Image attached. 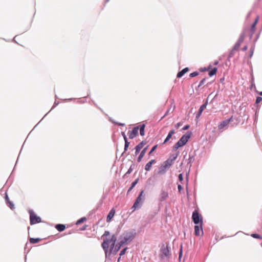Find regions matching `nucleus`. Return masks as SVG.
Segmentation results:
<instances>
[{
    "label": "nucleus",
    "instance_id": "obj_1",
    "mask_svg": "<svg viewBox=\"0 0 262 262\" xmlns=\"http://www.w3.org/2000/svg\"><path fill=\"white\" fill-rule=\"evenodd\" d=\"M136 234L135 230L125 231L120 235L119 241L123 242L125 245L132 242L135 237Z\"/></svg>",
    "mask_w": 262,
    "mask_h": 262
},
{
    "label": "nucleus",
    "instance_id": "obj_2",
    "mask_svg": "<svg viewBox=\"0 0 262 262\" xmlns=\"http://www.w3.org/2000/svg\"><path fill=\"white\" fill-rule=\"evenodd\" d=\"M116 241L117 236L115 234L112 235L110 238H106L103 240L101 246L105 252L106 256L107 255L109 245L111 244V246H114Z\"/></svg>",
    "mask_w": 262,
    "mask_h": 262
},
{
    "label": "nucleus",
    "instance_id": "obj_3",
    "mask_svg": "<svg viewBox=\"0 0 262 262\" xmlns=\"http://www.w3.org/2000/svg\"><path fill=\"white\" fill-rule=\"evenodd\" d=\"M191 133L187 132L185 135L182 136L180 140L174 144L173 147V150L174 151L186 144L189 139L190 138Z\"/></svg>",
    "mask_w": 262,
    "mask_h": 262
},
{
    "label": "nucleus",
    "instance_id": "obj_4",
    "mask_svg": "<svg viewBox=\"0 0 262 262\" xmlns=\"http://www.w3.org/2000/svg\"><path fill=\"white\" fill-rule=\"evenodd\" d=\"M144 200V191L142 190L137 198L132 208L134 209V210L140 209L142 207Z\"/></svg>",
    "mask_w": 262,
    "mask_h": 262
},
{
    "label": "nucleus",
    "instance_id": "obj_5",
    "mask_svg": "<svg viewBox=\"0 0 262 262\" xmlns=\"http://www.w3.org/2000/svg\"><path fill=\"white\" fill-rule=\"evenodd\" d=\"M171 254L167 245H163L161 248V257L162 259L167 260L170 256Z\"/></svg>",
    "mask_w": 262,
    "mask_h": 262
},
{
    "label": "nucleus",
    "instance_id": "obj_6",
    "mask_svg": "<svg viewBox=\"0 0 262 262\" xmlns=\"http://www.w3.org/2000/svg\"><path fill=\"white\" fill-rule=\"evenodd\" d=\"M192 219L193 222V223L195 224H200V226L201 227V229L202 230V226L203 224V220L202 218L201 217V215L199 214V212L195 210L193 212L192 215Z\"/></svg>",
    "mask_w": 262,
    "mask_h": 262
},
{
    "label": "nucleus",
    "instance_id": "obj_7",
    "mask_svg": "<svg viewBox=\"0 0 262 262\" xmlns=\"http://www.w3.org/2000/svg\"><path fill=\"white\" fill-rule=\"evenodd\" d=\"M123 245H124V243L119 241V242L117 244H115L114 246H111L109 255L111 253L116 254Z\"/></svg>",
    "mask_w": 262,
    "mask_h": 262
},
{
    "label": "nucleus",
    "instance_id": "obj_8",
    "mask_svg": "<svg viewBox=\"0 0 262 262\" xmlns=\"http://www.w3.org/2000/svg\"><path fill=\"white\" fill-rule=\"evenodd\" d=\"M30 224L33 225L36 223H39L41 222V218L39 216H37L32 211L30 210Z\"/></svg>",
    "mask_w": 262,
    "mask_h": 262
},
{
    "label": "nucleus",
    "instance_id": "obj_9",
    "mask_svg": "<svg viewBox=\"0 0 262 262\" xmlns=\"http://www.w3.org/2000/svg\"><path fill=\"white\" fill-rule=\"evenodd\" d=\"M233 120V117H231L229 119H226L221 122L219 124L218 127L219 129H227L229 123L231 121H232Z\"/></svg>",
    "mask_w": 262,
    "mask_h": 262
},
{
    "label": "nucleus",
    "instance_id": "obj_10",
    "mask_svg": "<svg viewBox=\"0 0 262 262\" xmlns=\"http://www.w3.org/2000/svg\"><path fill=\"white\" fill-rule=\"evenodd\" d=\"M139 128V126H136L133 128L132 131H129L128 132L129 138L130 139L134 138L138 135Z\"/></svg>",
    "mask_w": 262,
    "mask_h": 262
},
{
    "label": "nucleus",
    "instance_id": "obj_11",
    "mask_svg": "<svg viewBox=\"0 0 262 262\" xmlns=\"http://www.w3.org/2000/svg\"><path fill=\"white\" fill-rule=\"evenodd\" d=\"M244 38L245 36L243 34L240 36L238 40L237 41V42L233 47L234 50H238L241 43L244 41Z\"/></svg>",
    "mask_w": 262,
    "mask_h": 262
},
{
    "label": "nucleus",
    "instance_id": "obj_12",
    "mask_svg": "<svg viewBox=\"0 0 262 262\" xmlns=\"http://www.w3.org/2000/svg\"><path fill=\"white\" fill-rule=\"evenodd\" d=\"M168 196V193L167 191L162 190L159 196V201L160 202H163L165 200Z\"/></svg>",
    "mask_w": 262,
    "mask_h": 262
},
{
    "label": "nucleus",
    "instance_id": "obj_13",
    "mask_svg": "<svg viewBox=\"0 0 262 262\" xmlns=\"http://www.w3.org/2000/svg\"><path fill=\"white\" fill-rule=\"evenodd\" d=\"M207 105V102H206L205 103L203 104V105H202L200 106V107L198 113L196 115V118H199L200 117V116H201V115L202 113L203 112V111H204V110L205 108H206Z\"/></svg>",
    "mask_w": 262,
    "mask_h": 262
},
{
    "label": "nucleus",
    "instance_id": "obj_14",
    "mask_svg": "<svg viewBox=\"0 0 262 262\" xmlns=\"http://www.w3.org/2000/svg\"><path fill=\"white\" fill-rule=\"evenodd\" d=\"M156 162V161L155 160H151L145 165V169L146 171H149L151 169L152 165L155 164Z\"/></svg>",
    "mask_w": 262,
    "mask_h": 262
},
{
    "label": "nucleus",
    "instance_id": "obj_15",
    "mask_svg": "<svg viewBox=\"0 0 262 262\" xmlns=\"http://www.w3.org/2000/svg\"><path fill=\"white\" fill-rule=\"evenodd\" d=\"M147 147H148V146L145 147L140 152V154L137 159V161L138 162H140L141 161L142 158L144 156V155L146 152Z\"/></svg>",
    "mask_w": 262,
    "mask_h": 262
},
{
    "label": "nucleus",
    "instance_id": "obj_16",
    "mask_svg": "<svg viewBox=\"0 0 262 262\" xmlns=\"http://www.w3.org/2000/svg\"><path fill=\"white\" fill-rule=\"evenodd\" d=\"M175 133V132H174V130H170L167 137L166 138V139H165L164 141L163 142V144H165L166 142H167L171 138L172 136Z\"/></svg>",
    "mask_w": 262,
    "mask_h": 262
},
{
    "label": "nucleus",
    "instance_id": "obj_17",
    "mask_svg": "<svg viewBox=\"0 0 262 262\" xmlns=\"http://www.w3.org/2000/svg\"><path fill=\"white\" fill-rule=\"evenodd\" d=\"M189 71L188 68H185L183 69L182 70L180 71L177 75V77L178 78H181L182 77L186 72H187Z\"/></svg>",
    "mask_w": 262,
    "mask_h": 262
},
{
    "label": "nucleus",
    "instance_id": "obj_18",
    "mask_svg": "<svg viewBox=\"0 0 262 262\" xmlns=\"http://www.w3.org/2000/svg\"><path fill=\"white\" fill-rule=\"evenodd\" d=\"M115 214V210L113 209L109 212L107 216L106 221L107 222H109L112 219L113 217Z\"/></svg>",
    "mask_w": 262,
    "mask_h": 262
},
{
    "label": "nucleus",
    "instance_id": "obj_19",
    "mask_svg": "<svg viewBox=\"0 0 262 262\" xmlns=\"http://www.w3.org/2000/svg\"><path fill=\"white\" fill-rule=\"evenodd\" d=\"M55 228L58 231L61 232L65 229L66 226L64 225L59 224L56 225Z\"/></svg>",
    "mask_w": 262,
    "mask_h": 262
},
{
    "label": "nucleus",
    "instance_id": "obj_20",
    "mask_svg": "<svg viewBox=\"0 0 262 262\" xmlns=\"http://www.w3.org/2000/svg\"><path fill=\"white\" fill-rule=\"evenodd\" d=\"M172 162L171 161V160L168 159L164 163V165H163V166L165 168H169L172 165Z\"/></svg>",
    "mask_w": 262,
    "mask_h": 262
},
{
    "label": "nucleus",
    "instance_id": "obj_21",
    "mask_svg": "<svg viewBox=\"0 0 262 262\" xmlns=\"http://www.w3.org/2000/svg\"><path fill=\"white\" fill-rule=\"evenodd\" d=\"M258 20V17L257 16L256 19H255L253 23V24L251 25L250 30L252 32V33L254 32L255 31V27L257 23Z\"/></svg>",
    "mask_w": 262,
    "mask_h": 262
},
{
    "label": "nucleus",
    "instance_id": "obj_22",
    "mask_svg": "<svg viewBox=\"0 0 262 262\" xmlns=\"http://www.w3.org/2000/svg\"><path fill=\"white\" fill-rule=\"evenodd\" d=\"M139 126V129H140V134L141 135V136H143L145 135V132H144V129H145V125L144 124H143Z\"/></svg>",
    "mask_w": 262,
    "mask_h": 262
},
{
    "label": "nucleus",
    "instance_id": "obj_23",
    "mask_svg": "<svg viewBox=\"0 0 262 262\" xmlns=\"http://www.w3.org/2000/svg\"><path fill=\"white\" fill-rule=\"evenodd\" d=\"M179 152H177L176 154L172 155L169 159L171 160V161L173 162V161H174L177 158L178 156H179Z\"/></svg>",
    "mask_w": 262,
    "mask_h": 262
},
{
    "label": "nucleus",
    "instance_id": "obj_24",
    "mask_svg": "<svg viewBox=\"0 0 262 262\" xmlns=\"http://www.w3.org/2000/svg\"><path fill=\"white\" fill-rule=\"evenodd\" d=\"M145 144L146 143L144 141H142L136 146L135 148L141 150Z\"/></svg>",
    "mask_w": 262,
    "mask_h": 262
},
{
    "label": "nucleus",
    "instance_id": "obj_25",
    "mask_svg": "<svg viewBox=\"0 0 262 262\" xmlns=\"http://www.w3.org/2000/svg\"><path fill=\"white\" fill-rule=\"evenodd\" d=\"M194 232L195 235L199 236L200 234V226L199 225H195L194 226Z\"/></svg>",
    "mask_w": 262,
    "mask_h": 262
},
{
    "label": "nucleus",
    "instance_id": "obj_26",
    "mask_svg": "<svg viewBox=\"0 0 262 262\" xmlns=\"http://www.w3.org/2000/svg\"><path fill=\"white\" fill-rule=\"evenodd\" d=\"M40 240L41 239L39 238H30L29 241L31 243L35 244V243H38L39 241H40Z\"/></svg>",
    "mask_w": 262,
    "mask_h": 262
},
{
    "label": "nucleus",
    "instance_id": "obj_27",
    "mask_svg": "<svg viewBox=\"0 0 262 262\" xmlns=\"http://www.w3.org/2000/svg\"><path fill=\"white\" fill-rule=\"evenodd\" d=\"M238 50H234V47L232 48V49L231 50V51L230 52V53H229V55H228V59H229L230 58H231V57H232L234 54H235V51H237Z\"/></svg>",
    "mask_w": 262,
    "mask_h": 262
},
{
    "label": "nucleus",
    "instance_id": "obj_28",
    "mask_svg": "<svg viewBox=\"0 0 262 262\" xmlns=\"http://www.w3.org/2000/svg\"><path fill=\"white\" fill-rule=\"evenodd\" d=\"M217 71V68H214L213 69L211 70L209 73V75L210 76H212L216 74Z\"/></svg>",
    "mask_w": 262,
    "mask_h": 262
},
{
    "label": "nucleus",
    "instance_id": "obj_29",
    "mask_svg": "<svg viewBox=\"0 0 262 262\" xmlns=\"http://www.w3.org/2000/svg\"><path fill=\"white\" fill-rule=\"evenodd\" d=\"M135 166V164H133L130 166V167H129V168L128 169L127 171L126 172L125 175L128 174H130L132 172V171H133V168H134Z\"/></svg>",
    "mask_w": 262,
    "mask_h": 262
},
{
    "label": "nucleus",
    "instance_id": "obj_30",
    "mask_svg": "<svg viewBox=\"0 0 262 262\" xmlns=\"http://www.w3.org/2000/svg\"><path fill=\"white\" fill-rule=\"evenodd\" d=\"M86 220V219L85 217H83L81 218L80 219H79V220H78L77 221L76 224V225L80 224L82 223H83L84 221H85Z\"/></svg>",
    "mask_w": 262,
    "mask_h": 262
},
{
    "label": "nucleus",
    "instance_id": "obj_31",
    "mask_svg": "<svg viewBox=\"0 0 262 262\" xmlns=\"http://www.w3.org/2000/svg\"><path fill=\"white\" fill-rule=\"evenodd\" d=\"M127 249V248L126 247L124 249H123L121 251H120V256H121L122 255H123L124 254H125V253H126V251Z\"/></svg>",
    "mask_w": 262,
    "mask_h": 262
},
{
    "label": "nucleus",
    "instance_id": "obj_32",
    "mask_svg": "<svg viewBox=\"0 0 262 262\" xmlns=\"http://www.w3.org/2000/svg\"><path fill=\"white\" fill-rule=\"evenodd\" d=\"M199 72H194L193 73H191L190 75H189V76L190 77H195V76H196L199 75Z\"/></svg>",
    "mask_w": 262,
    "mask_h": 262
},
{
    "label": "nucleus",
    "instance_id": "obj_33",
    "mask_svg": "<svg viewBox=\"0 0 262 262\" xmlns=\"http://www.w3.org/2000/svg\"><path fill=\"white\" fill-rule=\"evenodd\" d=\"M129 145V142L128 141H126V142H125L124 152L127 150Z\"/></svg>",
    "mask_w": 262,
    "mask_h": 262
},
{
    "label": "nucleus",
    "instance_id": "obj_34",
    "mask_svg": "<svg viewBox=\"0 0 262 262\" xmlns=\"http://www.w3.org/2000/svg\"><path fill=\"white\" fill-rule=\"evenodd\" d=\"M182 245H181V248H180V252H179V260H181V257L182 256Z\"/></svg>",
    "mask_w": 262,
    "mask_h": 262
},
{
    "label": "nucleus",
    "instance_id": "obj_35",
    "mask_svg": "<svg viewBox=\"0 0 262 262\" xmlns=\"http://www.w3.org/2000/svg\"><path fill=\"white\" fill-rule=\"evenodd\" d=\"M138 181H139V179L137 178L136 180H135V181H134L132 183V185H131L132 186V187H134L136 186V185L138 183Z\"/></svg>",
    "mask_w": 262,
    "mask_h": 262
},
{
    "label": "nucleus",
    "instance_id": "obj_36",
    "mask_svg": "<svg viewBox=\"0 0 262 262\" xmlns=\"http://www.w3.org/2000/svg\"><path fill=\"white\" fill-rule=\"evenodd\" d=\"M157 146H158V145H156L154 146H153L152 148H151V149L150 150V151H149V155H150L152 152H154L157 148Z\"/></svg>",
    "mask_w": 262,
    "mask_h": 262
},
{
    "label": "nucleus",
    "instance_id": "obj_37",
    "mask_svg": "<svg viewBox=\"0 0 262 262\" xmlns=\"http://www.w3.org/2000/svg\"><path fill=\"white\" fill-rule=\"evenodd\" d=\"M254 46H252L251 49H250V57L251 58L253 54V52H254Z\"/></svg>",
    "mask_w": 262,
    "mask_h": 262
},
{
    "label": "nucleus",
    "instance_id": "obj_38",
    "mask_svg": "<svg viewBox=\"0 0 262 262\" xmlns=\"http://www.w3.org/2000/svg\"><path fill=\"white\" fill-rule=\"evenodd\" d=\"M251 236L253 237H254V238H261V236L259 234H252L251 235Z\"/></svg>",
    "mask_w": 262,
    "mask_h": 262
},
{
    "label": "nucleus",
    "instance_id": "obj_39",
    "mask_svg": "<svg viewBox=\"0 0 262 262\" xmlns=\"http://www.w3.org/2000/svg\"><path fill=\"white\" fill-rule=\"evenodd\" d=\"M206 81V79L205 78H203L200 82L199 84V87H200L201 86H202L205 82Z\"/></svg>",
    "mask_w": 262,
    "mask_h": 262
},
{
    "label": "nucleus",
    "instance_id": "obj_40",
    "mask_svg": "<svg viewBox=\"0 0 262 262\" xmlns=\"http://www.w3.org/2000/svg\"><path fill=\"white\" fill-rule=\"evenodd\" d=\"M262 100V98L261 97L258 96L256 99V103H258Z\"/></svg>",
    "mask_w": 262,
    "mask_h": 262
},
{
    "label": "nucleus",
    "instance_id": "obj_41",
    "mask_svg": "<svg viewBox=\"0 0 262 262\" xmlns=\"http://www.w3.org/2000/svg\"><path fill=\"white\" fill-rule=\"evenodd\" d=\"M7 203L9 204V206L11 209H13L14 208V204L11 201H9Z\"/></svg>",
    "mask_w": 262,
    "mask_h": 262
},
{
    "label": "nucleus",
    "instance_id": "obj_42",
    "mask_svg": "<svg viewBox=\"0 0 262 262\" xmlns=\"http://www.w3.org/2000/svg\"><path fill=\"white\" fill-rule=\"evenodd\" d=\"M110 232H109V231H105V232H104V234H103V235H102V237H103V236H106H106H108V235H110Z\"/></svg>",
    "mask_w": 262,
    "mask_h": 262
},
{
    "label": "nucleus",
    "instance_id": "obj_43",
    "mask_svg": "<svg viewBox=\"0 0 262 262\" xmlns=\"http://www.w3.org/2000/svg\"><path fill=\"white\" fill-rule=\"evenodd\" d=\"M179 180L180 181H182L183 180V174L182 173L179 174Z\"/></svg>",
    "mask_w": 262,
    "mask_h": 262
},
{
    "label": "nucleus",
    "instance_id": "obj_44",
    "mask_svg": "<svg viewBox=\"0 0 262 262\" xmlns=\"http://www.w3.org/2000/svg\"><path fill=\"white\" fill-rule=\"evenodd\" d=\"M178 189L179 192L181 191L182 190V186L181 185H178Z\"/></svg>",
    "mask_w": 262,
    "mask_h": 262
},
{
    "label": "nucleus",
    "instance_id": "obj_45",
    "mask_svg": "<svg viewBox=\"0 0 262 262\" xmlns=\"http://www.w3.org/2000/svg\"><path fill=\"white\" fill-rule=\"evenodd\" d=\"M181 125V123L179 122L175 125V127L178 129Z\"/></svg>",
    "mask_w": 262,
    "mask_h": 262
},
{
    "label": "nucleus",
    "instance_id": "obj_46",
    "mask_svg": "<svg viewBox=\"0 0 262 262\" xmlns=\"http://www.w3.org/2000/svg\"><path fill=\"white\" fill-rule=\"evenodd\" d=\"M190 126L189 125H186L182 128L183 130H187L189 128Z\"/></svg>",
    "mask_w": 262,
    "mask_h": 262
},
{
    "label": "nucleus",
    "instance_id": "obj_47",
    "mask_svg": "<svg viewBox=\"0 0 262 262\" xmlns=\"http://www.w3.org/2000/svg\"><path fill=\"white\" fill-rule=\"evenodd\" d=\"M248 49V46L247 45L245 46L243 48H242V50L243 51H245L247 50Z\"/></svg>",
    "mask_w": 262,
    "mask_h": 262
},
{
    "label": "nucleus",
    "instance_id": "obj_48",
    "mask_svg": "<svg viewBox=\"0 0 262 262\" xmlns=\"http://www.w3.org/2000/svg\"><path fill=\"white\" fill-rule=\"evenodd\" d=\"M115 123H116V124H117V125H119V126H124V125H125V124H124V123H118V122H116Z\"/></svg>",
    "mask_w": 262,
    "mask_h": 262
},
{
    "label": "nucleus",
    "instance_id": "obj_49",
    "mask_svg": "<svg viewBox=\"0 0 262 262\" xmlns=\"http://www.w3.org/2000/svg\"><path fill=\"white\" fill-rule=\"evenodd\" d=\"M5 199H6V200L7 201V202H9V201H10L9 199V198H8V195L7 194V193H6V196H5Z\"/></svg>",
    "mask_w": 262,
    "mask_h": 262
},
{
    "label": "nucleus",
    "instance_id": "obj_50",
    "mask_svg": "<svg viewBox=\"0 0 262 262\" xmlns=\"http://www.w3.org/2000/svg\"><path fill=\"white\" fill-rule=\"evenodd\" d=\"M136 149V151H135V154L137 155L139 152L140 151V150L137 149V148H135Z\"/></svg>",
    "mask_w": 262,
    "mask_h": 262
},
{
    "label": "nucleus",
    "instance_id": "obj_51",
    "mask_svg": "<svg viewBox=\"0 0 262 262\" xmlns=\"http://www.w3.org/2000/svg\"><path fill=\"white\" fill-rule=\"evenodd\" d=\"M18 37H19V36H18V35H16V36L13 38V40H14L15 42H16V39L17 38H18Z\"/></svg>",
    "mask_w": 262,
    "mask_h": 262
},
{
    "label": "nucleus",
    "instance_id": "obj_52",
    "mask_svg": "<svg viewBox=\"0 0 262 262\" xmlns=\"http://www.w3.org/2000/svg\"><path fill=\"white\" fill-rule=\"evenodd\" d=\"M58 104V102L56 103V102H55L52 109L54 107H55Z\"/></svg>",
    "mask_w": 262,
    "mask_h": 262
},
{
    "label": "nucleus",
    "instance_id": "obj_53",
    "mask_svg": "<svg viewBox=\"0 0 262 262\" xmlns=\"http://www.w3.org/2000/svg\"><path fill=\"white\" fill-rule=\"evenodd\" d=\"M133 188H134V187H132V186H131L129 187V188L128 189L127 192H129L130 191H131V190L133 189Z\"/></svg>",
    "mask_w": 262,
    "mask_h": 262
},
{
    "label": "nucleus",
    "instance_id": "obj_54",
    "mask_svg": "<svg viewBox=\"0 0 262 262\" xmlns=\"http://www.w3.org/2000/svg\"><path fill=\"white\" fill-rule=\"evenodd\" d=\"M188 176H189V172L186 174V180L188 181Z\"/></svg>",
    "mask_w": 262,
    "mask_h": 262
},
{
    "label": "nucleus",
    "instance_id": "obj_55",
    "mask_svg": "<svg viewBox=\"0 0 262 262\" xmlns=\"http://www.w3.org/2000/svg\"><path fill=\"white\" fill-rule=\"evenodd\" d=\"M123 138H124V140L125 142H126V141H127V137H126V136H125V137H123Z\"/></svg>",
    "mask_w": 262,
    "mask_h": 262
},
{
    "label": "nucleus",
    "instance_id": "obj_56",
    "mask_svg": "<svg viewBox=\"0 0 262 262\" xmlns=\"http://www.w3.org/2000/svg\"><path fill=\"white\" fill-rule=\"evenodd\" d=\"M121 134H122V136H123V137H125V136H126V135H125V133H124V132H122V133H121Z\"/></svg>",
    "mask_w": 262,
    "mask_h": 262
},
{
    "label": "nucleus",
    "instance_id": "obj_57",
    "mask_svg": "<svg viewBox=\"0 0 262 262\" xmlns=\"http://www.w3.org/2000/svg\"><path fill=\"white\" fill-rule=\"evenodd\" d=\"M217 64H218V61H215L214 63V64H215V65H216Z\"/></svg>",
    "mask_w": 262,
    "mask_h": 262
},
{
    "label": "nucleus",
    "instance_id": "obj_58",
    "mask_svg": "<svg viewBox=\"0 0 262 262\" xmlns=\"http://www.w3.org/2000/svg\"><path fill=\"white\" fill-rule=\"evenodd\" d=\"M169 110H168L166 112V114H165L164 116H166V115L169 113Z\"/></svg>",
    "mask_w": 262,
    "mask_h": 262
},
{
    "label": "nucleus",
    "instance_id": "obj_59",
    "mask_svg": "<svg viewBox=\"0 0 262 262\" xmlns=\"http://www.w3.org/2000/svg\"><path fill=\"white\" fill-rule=\"evenodd\" d=\"M258 35H256V39H255V41H254L255 42L256 41V40L258 39Z\"/></svg>",
    "mask_w": 262,
    "mask_h": 262
},
{
    "label": "nucleus",
    "instance_id": "obj_60",
    "mask_svg": "<svg viewBox=\"0 0 262 262\" xmlns=\"http://www.w3.org/2000/svg\"><path fill=\"white\" fill-rule=\"evenodd\" d=\"M220 80H221V81H222H222L224 80V78H221V79H220Z\"/></svg>",
    "mask_w": 262,
    "mask_h": 262
},
{
    "label": "nucleus",
    "instance_id": "obj_61",
    "mask_svg": "<svg viewBox=\"0 0 262 262\" xmlns=\"http://www.w3.org/2000/svg\"><path fill=\"white\" fill-rule=\"evenodd\" d=\"M252 34H251V35L250 36V38H252Z\"/></svg>",
    "mask_w": 262,
    "mask_h": 262
},
{
    "label": "nucleus",
    "instance_id": "obj_62",
    "mask_svg": "<svg viewBox=\"0 0 262 262\" xmlns=\"http://www.w3.org/2000/svg\"><path fill=\"white\" fill-rule=\"evenodd\" d=\"M120 257L118 258V261H119L120 260Z\"/></svg>",
    "mask_w": 262,
    "mask_h": 262
},
{
    "label": "nucleus",
    "instance_id": "obj_63",
    "mask_svg": "<svg viewBox=\"0 0 262 262\" xmlns=\"http://www.w3.org/2000/svg\"><path fill=\"white\" fill-rule=\"evenodd\" d=\"M260 95L262 96V92L260 93Z\"/></svg>",
    "mask_w": 262,
    "mask_h": 262
},
{
    "label": "nucleus",
    "instance_id": "obj_64",
    "mask_svg": "<svg viewBox=\"0 0 262 262\" xmlns=\"http://www.w3.org/2000/svg\"><path fill=\"white\" fill-rule=\"evenodd\" d=\"M204 70L206 71V70H207V69L206 68H205V69H204Z\"/></svg>",
    "mask_w": 262,
    "mask_h": 262
}]
</instances>
